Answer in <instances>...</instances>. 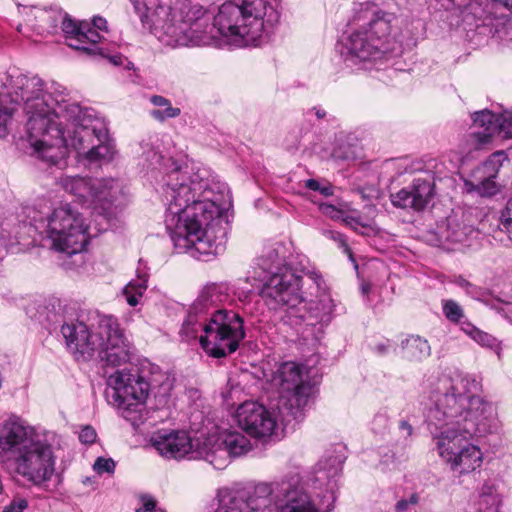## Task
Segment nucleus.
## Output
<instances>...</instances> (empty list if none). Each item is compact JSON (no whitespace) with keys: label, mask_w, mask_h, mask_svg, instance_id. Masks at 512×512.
I'll list each match as a JSON object with an SVG mask.
<instances>
[{"label":"nucleus","mask_w":512,"mask_h":512,"mask_svg":"<svg viewBox=\"0 0 512 512\" xmlns=\"http://www.w3.org/2000/svg\"><path fill=\"white\" fill-rule=\"evenodd\" d=\"M157 39L177 48L211 45L218 37L229 45L257 46L277 25L280 13L270 0H232L211 16L189 0H130Z\"/></svg>","instance_id":"1"},{"label":"nucleus","mask_w":512,"mask_h":512,"mask_svg":"<svg viewBox=\"0 0 512 512\" xmlns=\"http://www.w3.org/2000/svg\"><path fill=\"white\" fill-rule=\"evenodd\" d=\"M142 148L144 166L164 173V222L178 252H189L197 258L223 253L226 232L221 224V205L229 195L227 185L209 179L206 172L183 168L149 144Z\"/></svg>","instance_id":"2"},{"label":"nucleus","mask_w":512,"mask_h":512,"mask_svg":"<svg viewBox=\"0 0 512 512\" xmlns=\"http://www.w3.org/2000/svg\"><path fill=\"white\" fill-rule=\"evenodd\" d=\"M476 376L453 370L438 378L426 411L434 450L451 471L469 474L483 463V452L470 442L474 436L497 432L496 408L479 393Z\"/></svg>","instance_id":"3"},{"label":"nucleus","mask_w":512,"mask_h":512,"mask_svg":"<svg viewBox=\"0 0 512 512\" xmlns=\"http://www.w3.org/2000/svg\"><path fill=\"white\" fill-rule=\"evenodd\" d=\"M61 121L59 128L37 158L51 166L66 165L68 148L77 151L78 159L88 165L110 163L117 150L105 121L91 108L78 103H59L55 109Z\"/></svg>","instance_id":"4"},{"label":"nucleus","mask_w":512,"mask_h":512,"mask_svg":"<svg viewBox=\"0 0 512 512\" xmlns=\"http://www.w3.org/2000/svg\"><path fill=\"white\" fill-rule=\"evenodd\" d=\"M0 136L5 135L6 126L15 108L11 105L23 104L27 119V141L38 156L40 150L52 139L54 128L61 121L55 109L59 103H71L69 100L54 98L44 91V82L38 76L21 73H4L0 77Z\"/></svg>","instance_id":"5"},{"label":"nucleus","mask_w":512,"mask_h":512,"mask_svg":"<svg viewBox=\"0 0 512 512\" xmlns=\"http://www.w3.org/2000/svg\"><path fill=\"white\" fill-rule=\"evenodd\" d=\"M398 23L393 13L382 11L375 4H359L352 18L355 29L338 46L344 64L355 70L368 69L370 64L395 52L401 46Z\"/></svg>","instance_id":"6"},{"label":"nucleus","mask_w":512,"mask_h":512,"mask_svg":"<svg viewBox=\"0 0 512 512\" xmlns=\"http://www.w3.org/2000/svg\"><path fill=\"white\" fill-rule=\"evenodd\" d=\"M342 470L339 456L329 454L316 464L310 479L312 491L298 475L268 483L276 512H328L336 499L337 478Z\"/></svg>","instance_id":"7"},{"label":"nucleus","mask_w":512,"mask_h":512,"mask_svg":"<svg viewBox=\"0 0 512 512\" xmlns=\"http://www.w3.org/2000/svg\"><path fill=\"white\" fill-rule=\"evenodd\" d=\"M0 453L17 475L35 485L49 481L54 473L52 446L18 417L0 424Z\"/></svg>","instance_id":"8"},{"label":"nucleus","mask_w":512,"mask_h":512,"mask_svg":"<svg viewBox=\"0 0 512 512\" xmlns=\"http://www.w3.org/2000/svg\"><path fill=\"white\" fill-rule=\"evenodd\" d=\"M202 313L193 312L190 307L187 318L182 324L180 335L183 340L196 339L203 350L214 358H222L235 352L245 337L243 319L233 311L216 310L209 320Z\"/></svg>","instance_id":"9"},{"label":"nucleus","mask_w":512,"mask_h":512,"mask_svg":"<svg viewBox=\"0 0 512 512\" xmlns=\"http://www.w3.org/2000/svg\"><path fill=\"white\" fill-rule=\"evenodd\" d=\"M281 250L282 246L268 248L257 259L252 277L262 283L260 296L269 309L278 310L288 304L293 309L291 312L297 313L301 278L286 265Z\"/></svg>","instance_id":"10"},{"label":"nucleus","mask_w":512,"mask_h":512,"mask_svg":"<svg viewBox=\"0 0 512 512\" xmlns=\"http://www.w3.org/2000/svg\"><path fill=\"white\" fill-rule=\"evenodd\" d=\"M41 233L45 246L67 255L83 251L88 244V224L81 213L70 204L54 208L41 221Z\"/></svg>","instance_id":"11"},{"label":"nucleus","mask_w":512,"mask_h":512,"mask_svg":"<svg viewBox=\"0 0 512 512\" xmlns=\"http://www.w3.org/2000/svg\"><path fill=\"white\" fill-rule=\"evenodd\" d=\"M149 364L141 369L116 370L107 378L108 403L122 410L133 425L141 420V411L150 394Z\"/></svg>","instance_id":"12"},{"label":"nucleus","mask_w":512,"mask_h":512,"mask_svg":"<svg viewBox=\"0 0 512 512\" xmlns=\"http://www.w3.org/2000/svg\"><path fill=\"white\" fill-rule=\"evenodd\" d=\"M264 376L278 394L277 407L283 421L289 422V417L299 420L312 393L304 367L295 362H284L270 375L264 373Z\"/></svg>","instance_id":"13"},{"label":"nucleus","mask_w":512,"mask_h":512,"mask_svg":"<svg viewBox=\"0 0 512 512\" xmlns=\"http://www.w3.org/2000/svg\"><path fill=\"white\" fill-rule=\"evenodd\" d=\"M58 184L73 195L82 205L108 215L113 202L121 193L118 180L112 178H91L83 176H63Z\"/></svg>","instance_id":"14"},{"label":"nucleus","mask_w":512,"mask_h":512,"mask_svg":"<svg viewBox=\"0 0 512 512\" xmlns=\"http://www.w3.org/2000/svg\"><path fill=\"white\" fill-rule=\"evenodd\" d=\"M58 184L73 195L82 205L108 215L113 202L121 193L118 180L112 178H91L83 176H63Z\"/></svg>","instance_id":"15"},{"label":"nucleus","mask_w":512,"mask_h":512,"mask_svg":"<svg viewBox=\"0 0 512 512\" xmlns=\"http://www.w3.org/2000/svg\"><path fill=\"white\" fill-rule=\"evenodd\" d=\"M95 339V355H98L105 367H119L131 360L133 347L117 318L111 315L100 316L98 338Z\"/></svg>","instance_id":"16"},{"label":"nucleus","mask_w":512,"mask_h":512,"mask_svg":"<svg viewBox=\"0 0 512 512\" xmlns=\"http://www.w3.org/2000/svg\"><path fill=\"white\" fill-rule=\"evenodd\" d=\"M251 448L250 440L241 432L225 430L208 436L202 442L198 455L215 469L222 470L231 458L245 455Z\"/></svg>","instance_id":"17"},{"label":"nucleus","mask_w":512,"mask_h":512,"mask_svg":"<svg viewBox=\"0 0 512 512\" xmlns=\"http://www.w3.org/2000/svg\"><path fill=\"white\" fill-rule=\"evenodd\" d=\"M217 501L214 512H266L271 507V489L268 483H259L246 496L238 490L221 488L217 493Z\"/></svg>","instance_id":"18"},{"label":"nucleus","mask_w":512,"mask_h":512,"mask_svg":"<svg viewBox=\"0 0 512 512\" xmlns=\"http://www.w3.org/2000/svg\"><path fill=\"white\" fill-rule=\"evenodd\" d=\"M299 297L301 303L297 304L299 312L292 313L293 310L288 304H283L278 310H283L285 315L283 318L290 325H298L304 321L314 325L316 323H329L333 316L336 308V304L332 299L331 295L327 291H322L317 296L316 300H312L309 303L303 298L299 291Z\"/></svg>","instance_id":"19"},{"label":"nucleus","mask_w":512,"mask_h":512,"mask_svg":"<svg viewBox=\"0 0 512 512\" xmlns=\"http://www.w3.org/2000/svg\"><path fill=\"white\" fill-rule=\"evenodd\" d=\"M506 160L505 153L495 152L478 165L465 180L464 186L468 193H475L480 197H493L501 191V184L497 181L499 171Z\"/></svg>","instance_id":"20"},{"label":"nucleus","mask_w":512,"mask_h":512,"mask_svg":"<svg viewBox=\"0 0 512 512\" xmlns=\"http://www.w3.org/2000/svg\"><path fill=\"white\" fill-rule=\"evenodd\" d=\"M236 420L239 427L256 438L270 437L277 428L272 412L254 401L244 402L238 407Z\"/></svg>","instance_id":"21"},{"label":"nucleus","mask_w":512,"mask_h":512,"mask_svg":"<svg viewBox=\"0 0 512 512\" xmlns=\"http://www.w3.org/2000/svg\"><path fill=\"white\" fill-rule=\"evenodd\" d=\"M151 445L167 459L201 458L200 449L193 450L194 443L187 432L180 430H159L150 438ZM201 448V446H199Z\"/></svg>","instance_id":"22"},{"label":"nucleus","mask_w":512,"mask_h":512,"mask_svg":"<svg viewBox=\"0 0 512 512\" xmlns=\"http://www.w3.org/2000/svg\"><path fill=\"white\" fill-rule=\"evenodd\" d=\"M62 30L69 47L81 50L88 55L108 57L104 49L97 45L101 41V36L90 23L76 22L66 15L62 20Z\"/></svg>","instance_id":"23"},{"label":"nucleus","mask_w":512,"mask_h":512,"mask_svg":"<svg viewBox=\"0 0 512 512\" xmlns=\"http://www.w3.org/2000/svg\"><path fill=\"white\" fill-rule=\"evenodd\" d=\"M61 333L66 345L75 359L90 360L95 355V338H98V325L89 331L85 323L80 321L66 322L61 327Z\"/></svg>","instance_id":"24"},{"label":"nucleus","mask_w":512,"mask_h":512,"mask_svg":"<svg viewBox=\"0 0 512 512\" xmlns=\"http://www.w3.org/2000/svg\"><path fill=\"white\" fill-rule=\"evenodd\" d=\"M434 195L433 184L426 179H415L408 187L391 194L392 204L401 209L422 211Z\"/></svg>","instance_id":"25"},{"label":"nucleus","mask_w":512,"mask_h":512,"mask_svg":"<svg viewBox=\"0 0 512 512\" xmlns=\"http://www.w3.org/2000/svg\"><path fill=\"white\" fill-rule=\"evenodd\" d=\"M498 119L499 115L487 109L475 112L472 115L473 125L469 134L470 138L477 145L490 142L491 138L497 134Z\"/></svg>","instance_id":"26"},{"label":"nucleus","mask_w":512,"mask_h":512,"mask_svg":"<svg viewBox=\"0 0 512 512\" xmlns=\"http://www.w3.org/2000/svg\"><path fill=\"white\" fill-rule=\"evenodd\" d=\"M149 382L151 383L150 393L153 394L157 407L167 406L173 388L172 379L161 372L157 366L149 363Z\"/></svg>","instance_id":"27"},{"label":"nucleus","mask_w":512,"mask_h":512,"mask_svg":"<svg viewBox=\"0 0 512 512\" xmlns=\"http://www.w3.org/2000/svg\"><path fill=\"white\" fill-rule=\"evenodd\" d=\"M226 290L223 284H207L191 305L193 312L207 313L211 307H216L227 298Z\"/></svg>","instance_id":"28"},{"label":"nucleus","mask_w":512,"mask_h":512,"mask_svg":"<svg viewBox=\"0 0 512 512\" xmlns=\"http://www.w3.org/2000/svg\"><path fill=\"white\" fill-rule=\"evenodd\" d=\"M462 331L482 347L493 350L498 358L501 357V342L491 334L480 330L468 321L462 323Z\"/></svg>","instance_id":"29"},{"label":"nucleus","mask_w":512,"mask_h":512,"mask_svg":"<svg viewBox=\"0 0 512 512\" xmlns=\"http://www.w3.org/2000/svg\"><path fill=\"white\" fill-rule=\"evenodd\" d=\"M403 357L410 361H421L431 353V348L426 339L420 336H410L402 342Z\"/></svg>","instance_id":"30"},{"label":"nucleus","mask_w":512,"mask_h":512,"mask_svg":"<svg viewBox=\"0 0 512 512\" xmlns=\"http://www.w3.org/2000/svg\"><path fill=\"white\" fill-rule=\"evenodd\" d=\"M150 103L155 106V108L150 111V116L158 122L176 118L181 113L180 108L173 107L171 101L161 95H152L150 97Z\"/></svg>","instance_id":"31"},{"label":"nucleus","mask_w":512,"mask_h":512,"mask_svg":"<svg viewBox=\"0 0 512 512\" xmlns=\"http://www.w3.org/2000/svg\"><path fill=\"white\" fill-rule=\"evenodd\" d=\"M148 282V274L138 270L137 278L131 280L123 289V295L130 306H136L143 297Z\"/></svg>","instance_id":"32"},{"label":"nucleus","mask_w":512,"mask_h":512,"mask_svg":"<svg viewBox=\"0 0 512 512\" xmlns=\"http://www.w3.org/2000/svg\"><path fill=\"white\" fill-rule=\"evenodd\" d=\"M474 231L471 227L449 221L445 238L452 243H465Z\"/></svg>","instance_id":"33"},{"label":"nucleus","mask_w":512,"mask_h":512,"mask_svg":"<svg viewBox=\"0 0 512 512\" xmlns=\"http://www.w3.org/2000/svg\"><path fill=\"white\" fill-rule=\"evenodd\" d=\"M442 311L446 319L462 326L465 321V313L462 306L452 299L442 300Z\"/></svg>","instance_id":"34"},{"label":"nucleus","mask_w":512,"mask_h":512,"mask_svg":"<svg viewBox=\"0 0 512 512\" xmlns=\"http://www.w3.org/2000/svg\"><path fill=\"white\" fill-rule=\"evenodd\" d=\"M499 228L512 241V196L508 199L499 217Z\"/></svg>","instance_id":"35"},{"label":"nucleus","mask_w":512,"mask_h":512,"mask_svg":"<svg viewBox=\"0 0 512 512\" xmlns=\"http://www.w3.org/2000/svg\"><path fill=\"white\" fill-rule=\"evenodd\" d=\"M497 134L503 138H512V112L505 111L499 115Z\"/></svg>","instance_id":"36"},{"label":"nucleus","mask_w":512,"mask_h":512,"mask_svg":"<svg viewBox=\"0 0 512 512\" xmlns=\"http://www.w3.org/2000/svg\"><path fill=\"white\" fill-rule=\"evenodd\" d=\"M479 512H498V502L494 495L482 493L478 500Z\"/></svg>","instance_id":"37"},{"label":"nucleus","mask_w":512,"mask_h":512,"mask_svg":"<svg viewBox=\"0 0 512 512\" xmlns=\"http://www.w3.org/2000/svg\"><path fill=\"white\" fill-rule=\"evenodd\" d=\"M115 467L116 463L112 458L98 457L93 464L94 471L99 475L104 473L113 474Z\"/></svg>","instance_id":"38"},{"label":"nucleus","mask_w":512,"mask_h":512,"mask_svg":"<svg viewBox=\"0 0 512 512\" xmlns=\"http://www.w3.org/2000/svg\"><path fill=\"white\" fill-rule=\"evenodd\" d=\"M419 503V496L417 493H412L408 498H402L395 504L396 512L411 511Z\"/></svg>","instance_id":"39"},{"label":"nucleus","mask_w":512,"mask_h":512,"mask_svg":"<svg viewBox=\"0 0 512 512\" xmlns=\"http://www.w3.org/2000/svg\"><path fill=\"white\" fill-rule=\"evenodd\" d=\"M305 187L313 191H318L324 196H330L333 194V188L330 184L326 183L325 185H322L316 179H307L305 181Z\"/></svg>","instance_id":"40"},{"label":"nucleus","mask_w":512,"mask_h":512,"mask_svg":"<svg viewBox=\"0 0 512 512\" xmlns=\"http://www.w3.org/2000/svg\"><path fill=\"white\" fill-rule=\"evenodd\" d=\"M28 508V501L23 497H15L3 507L2 512H25Z\"/></svg>","instance_id":"41"},{"label":"nucleus","mask_w":512,"mask_h":512,"mask_svg":"<svg viewBox=\"0 0 512 512\" xmlns=\"http://www.w3.org/2000/svg\"><path fill=\"white\" fill-rule=\"evenodd\" d=\"M324 235L333 240L338 244L339 247L343 248L344 252L349 254L351 256V250L347 244L346 238L343 234L333 231V230H326L324 231Z\"/></svg>","instance_id":"42"},{"label":"nucleus","mask_w":512,"mask_h":512,"mask_svg":"<svg viewBox=\"0 0 512 512\" xmlns=\"http://www.w3.org/2000/svg\"><path fill=\"white\" fill-rule=\"evenodd\" d=\"M156 501L150 495H141L139 497V506L135 508V512H154Z\"/></svg>","instance_id":"43"},{"label":"nucleus","mask_w":512,"mask_h":512,"mask_svg":"<svg viewBox=\"0 0 512 512\" xmlns=\"http://www.w3.org/2000/svg\"><path fill=\"white\" fill-rule=\"evenodd\" d=\"M321 213L333 220H341L344 212L331 204L322 203L319 205Z\"/></svg>","instance_id":"44"},{"label":"nucleus","mask_w":512,"mask_h":512,"mask_svg":"<svg viewBox=\"0 0 512 512\" xmlns=\"http://www.w3.org/2000/svg\"><path fill=\"white\" fill-rule=\"evenodd\" d=\"M97 433L91 426H84L79 433V440L84 444H92L95 442Z\"/></svg>","instance_id":"45"},{"label":"nucleus","mask_w":512,"mask_h":512,"mask_svg":"<svg viewBox=\"0 0 512 512\" xmlns=\"http://www.w3.org/2000/svg\"><path fill=\"white\" fill-rule=\"evenodd\" d=\"M108 58L109 61L115 66L125 65V68L128 70L134 68V64L121 54L111 55Z\"/></svg>","instance_id":"46"},{"label":"nucleus","mask_w":512,"mask_h":512,"mask_svg":"<svg viewBox=\"0 0 512 512\" xmlns=\"http://www.w3.org/2000/svg\"><path fill=\"white\" fill-rule=\"evenodd\" d=\"M398 429L404 440H407L413 434V427L407 420H401L399 422Z\"/></svg>","instance_id":"47"},{"label":"nucleus","mask_w":512,"mask_h":512,"mask_svg":"<svg viewBox=\"0 0 512 512\" xmlns=\"http://www.w3.org/2000/svg\"><path fill=\"white\" fill-rule=\"evenodd\" d=\"M459 287L463 288L467 294H474V285L462 276H458L454 281Z\"/></svg>","instance_id":"48"},{"label":"nucleus","mask_w":512,"mask_h":512,"mask_svg":"<svg viewBox=\"0 0 512 512\" xmlns=\"http://www.w3.org/2000/svg\"><path fill=\"white\" fill-rule=\"evenodd\" d=\"M107 21L102 17H94L91 27L98 32V30H105Z\"/></svg>","instance_id":"49"},{"label":"nucleus","mask_w":512,"mask_h":512,"mask_svg":"<svg viewBox=\"0 0 512 512\" xmlns=\"http://www.w3.org/2000/svg\"><path fill=\"white\" fill-rule=\"evenodd\" d=\"M346 225L356 229L355 225H361L364 226L358 219L352 217V216H344L341 219Z\"/></svg>","instance_id":"50"},{"label":"nucleus","mask_w":512,"mask_h":512,"mask_svg":"<svg viewBox=\"0 0 512 512\" xmlns=\"http://www.w3.org/2000/svg\"><path fill=\"white\" fill-rule=\"evenodd\" d=\"M389 347H390V342L386 341V342H382V343H379V344L375 345L374 350L379 355H383V354L387 353Z\"/></svg>","instance_id":"51"},{"label":"nucleus","mask_w":512,"mask_h":512,"mask_svg":"<svg viewBox=\"0 0 512 512\" xmlns=\"http://www.w3.org/2000/svg\"><path fill=\"white\" fill-rule=\"evenodd\" d=\"M308 113H314L318 119H323L326 116V111L321 107H313Z\"/></svg>","instance_id":"52"},{"label":"nucleus","mask_w":512,"mask_h":512,"mask_svg":"<svg viewBox=\"0 0 512 512\" xmlns=\"http://www.w3.org/2000/svg\"><path fill=\"white\" fill-rule=\"evenodd\" d=\"M311 278L313 279V281L315 282V284L317 285L318 288H320L324 282L322 277L320 275H318L317 273H312Z\"/></svg>","instance_id":"53"},{"label":"nucleus","mask_w":512,"mask_h":512,"mask_svg":"<svg viewBox=\"0 0 512 512\" xmlns=\"http://www.w3.org/2000/svg\"><path fill=\"white\" fill-rule=\"evenodd\" d=\"M370 290H371V285H370V283H368V282H363V283L361 284V292H362V294H363V295H368V293L370 292Z\"/></svg>","instance_id":"54"},{"label":"nucleus","mask_w":512,"mask_h":512,"mask_svg":"<svg viewBox=\"0 0 512 512\" xmlns=\"http://www.w3.org/2000/svg\"><path fill=\"white\" fill-rule=\"evenodd\" d=\"M494 1L502 4L506 8H509V9L512 8V0H494Z\"/></svg>","instance_id":"55"},{"label":"nucleus","mask_w":512,"mask_h":512,"mask_svg":"<svg viewBox=\"0 0 512 512\" xmlns=\"http://www.w3.org/2000/svg\"><path fill=\"white\" fill-rule=\"evenodd\" d=\"M89 483V478H86V481H83V484Z\"/></svg>","instance_id":"56"},{"label":"nucleus","mask_w":512,"mask_h":512,"mask_svg":"<svg viewBox=\"0 0 512 512\" xmlns=\"http://www.w3.org/2000/svg\"><path fill=\"white\" fill-rule=\"evenodd\" d=\"M89 483V478H86V481H83V484Z\"/></svg>","instance_id":"57"},{"label":"nucleus","mask_w":512,"mask_h":512,"mask_svg":"<svg viewBox=\"0 0 512 512\" xmlns=\"http://www.w3.org/2000/svg\"><path fill=\"white\" fill-rule=\"evenodd\" d=\"M89 483V478H86V481H83V484Z\"/></svg>","instance_id":"58"}]
</instances>
